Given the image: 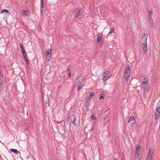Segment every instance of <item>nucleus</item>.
Returning <instances> with one entry per match:
<instances>
[{
	"mask_svg": "<svg viewBox=\"0 0 160 160\" xmlns=\"http://www.w3.org/2000/svg\"><path fill=\"white\" fill-rule=\"evenodd\" d=\"M131 68L128 65L127 66V67L125 68L124 73V76L126 81H128V79L130 75Z\"/></svg>",
	"mask_w": 160,
	"mask_h": 160,
	"instance_id": "nucleus-1",
	"label": "nucleus"
},
{
	"mask_svg": "<svg viewBox=\"0 0 160 160\" xmlns=\"http://www.w3.org/2000/svg\"><path fill=\"white\" fill-rule=\"evenodd\" d=\"M141 146L140 145H138L137 147L136 148V152L135 154L134 160H139V156L141 152Z\"/></svg>",
	"mask_w": 160,
	"mask_h": 160,
	"instance_id": "nucleus-2",
	"label": "nucleus"
},
{
	"mask_svg": "<svg viewBox=\"0 0 160 160\" xmlns=\"http://www.w3.org/2000/svg\"><path fill=\"white\" fill-rule=\"evenodd\" d=\"M111 74L110 72L108 71H104V76L103 77V80L104 82L106 81L110 77Z\"/></svg>",
	"mask_w": 160,
	"mask_h": 160,
	"instance_id": "nucleus-3",
	"label": "nucleus"
},
{
	"mask_svg": "<svg viewBox=\"0 0 160 160\" xmlns=\"http://www.w3.org/2000/svg\"><path fill=\"white\" fill-rule=\"evenodd\" d=\"M68 126H69V128L71 127V119L69 117H68L67 118L65 121L64 123V129L65 130L67 129Z\"/></svg>",
	"mask_w": 160,
	"mask_h": 160,
	"instance_id": "nucleus-4",
	"label": "nucleus"
},
{
	"mask_svg": "<svg viewBox=\"0 0 160 160\" xmlns=\"http://www.w3.org/2000/svg\"><path fill=\"white\" fill-rule=\"evenodd\" d=\"M52 52V50L51 49H48L45 52V55L47 60L49 61L51 58V54Z\"/></svg>",
	"mask_w": 160,
	"mask_h": 160,
	"instance_id": "nucleus-5",
	"label": "nucleus"
},
{
	"mask_svg": "<svg viewBox=\"0 0 160 160\" xmlns=\"http://www.w3.org/2000/svg\"><path fill=\"white\" fill-rule=\"evenodd\" d=\"M148 37V35L146 33H144L142 37V45L147 44V39Z\"/></svg>",
	"mask_w": 160,
	"mask_h": 160,
	"instance_id": "nucleus-6",
	"label": "nucleus"
},
{
	"mask_svg": "<svg viewBox=\"0 0 160 160\" xmlns=\"http://www.w3.org/2000/svg\"><path fill=\"white\" fill-rule=\"evenodd\" d=\"M135 120L134 117L132 116L130 117L128 121V125L130 126H133L134 125Z\"/></svg>",
	"mask_w": 160,
	"mask_h": 160,
	"instance_id": "nucleus-7",
	"label": "nucleus"
},
{
	"mask_svg": "<svg viewBox=\"0 0 160 160\" xmlns=\"http://www.w3.org/2000/svg\"><path fill=\"white\" fill-rule=\"evenodd\" d=\"M81 8H78L75 12L74 14L75 18H76L79 17L81 15Z\"/></svg>",
	"mask_w": 160,
	"mask_h": 160,
	"instance_id": "nucleus-8",
	"label": "nucleus"
},
{
	"mask_svg": "<svg viewBox=\"0 0 160 160\" xmlns=\"http://www.w3.org/2000/svg\"><path fill=\"white\" fill-rule=\"evenodd\" d=\"M148 79L147 78H144L142 79V84L143 86H144V87L148 88L149 85L147 83V82Z\"/></svg>",
	"mask_w": 160,
	"mask_h": 160,
	"instance_id": "nucleus-9",
	"label": "nucleus"
},
{
	"mask_svg": "<svg viewBox=\"0 0 160 160\" xmlns=\"http://www.w3.org/2000/svg\"><path fill=\"white\" fill-rule=\"evenodd\" d=\"M152 154L153 153L152 149L151 148H149L148 155L147 160H152Z\"/></svg>",
	"mask_w": 160,
	"mask_h": 160,
	"instance_id": "nucleus-10",
	"label": "nucleus"
},
{
	"mask_svg": "<svg viewBox=\"0 0 160 160\" xmlns=\"http://www.w3.org/2000/svg\"><path fill=\"white\" fill-rule=\"evenodd\" d=\"M23 56L24 58V60L25 61L26 63L28 65L29 64V61L28 59L27 58V54L26 52H25L24 53H22Z\"/></svg>",
	"mask_w": 160,
	"mask_h": 160,
	"instance_id": "nucleus-11",
	"label": "nucleus"
},
{
	"mask_svg": "<svg viewBox=\"0 0 160 160\" xmlns=\"http://www.w3.org/2000/svg\"><path fill=\"white\" fill-rule=\"evenodd\" d=\"M147 44L143 45V46H142V52L143 54H146V52L148 50L147 48Z\"/></svg>",
	"mask_w": 160,
	"mask_h": 160,
	"instance_id": "nucleus-12",
	"label": "nucleus"
},
{
	"mask_svg": "<svg viewBox=\"0 0 160 160\" xmlns=\"http://www.w3.org/2000/svg\"><path fill=\"white\" fill-rule=\"evenodd\" d=\"M160 113V111L156 110V112L155 114V120H157L158 118Z\"/></svg>",
	"mask_w": 160,
	"mask_h": 160,
	"instance_id": "nucleus-13",
	"label": "nucleus"
},
{
	"mask_svg": "<svg viewBox=\"0 0 160 160\" xmlns=\"http://www.w3.org/2000/svg\"><path fill=\"white\" fill-rule=\"evenodd\" d=\"M90 102L86 100L85 102V106L87 111H88L89 109V104Z\"/></svg>",
	"mask_w": 160,
	"mask_h": 160,
	"instance_id": "nucleus-14",
	"label": "nucleus"
},
{
	"mask_svg": "<svg viewBox=\"0 0 160 160\" xmlns=\"http://www.w3.org/2000/svg\"><path fill=\"white\" fill-rule=\"evenodd\" d=\"M30 12L27 10H24L22 12V14L24 16H28L29 15Z\"/></svg>",
	"mask_w": 160,
	"mask_h": 160,
	"instance_id": "nucleus-15",
	"label": "nucleus"
},
{
	"mask_svg": "<svg viewBox=\"0 0 160 160\" xmlns=\"http://www.w3.org/2000/svg\"><path fill=\"white\" fill-rule=\"evenodd\" d=\"M2 76V73L0 71V91H2L3 88V85L2 82L1 77Z\"/></svg>",
	"mask_w": 160,
	"mask_h": 160,
	"instance_id": "nucleus-16",
	"label": "nucleus"
},
{
	"mask_svg": "<svg viewBox=\"0 0 160 160\" xmlns=\"http://www.w3.org/2000/svg\"><path fill=\"white\" fill-rule=\"evenodd\" d=\"M74 118L73 119L72 123L75 126H77V124L76 122V121L77 120V118L76 116L74 115H73Z\"/></svg>",
	"mask_w": 160,
	"mask_h": 160,
	"instance_id": "nucleus-17",
	"label": "nucleus"
},
{
	"mask_svg": "<svg viewBox=\"0 0 160 160\" xmlns=\"http://www.w3.org/2000/svg\"><path fill=\"white\" fill-rule=\"evenodd\" d=\"M149 23H150V27L151 28H153L154 27V25L153 24V20L152 18L150 19L149 21Z\"/></svg>",
	"mask_w": 160,
	"mask_h": 160,
	"instance_id": "nucleus-18",
	"label": "nucleus"
},
{
	"mask_svg": "<svg viewBox=\"0 0 160 160\" xmlns=\"http://www.w3.org/2000/svg\"><path fill=\"white\" fill-rule=\"evenodd\" d=\"M10 151L13 152L14 153L16 154H18V151L17 149L13 148H11L10 149Z\"/></svg>",
	"mask_w": 160,
	"mask_h": 160,
	"instance_id": "nucleus-19",
	"label": "nucleus"
},
{
	"mask_svg": "<svg viewBox=\"0 0 160 160\" xmlns=\"http://www.w3.org/2000/svg\"><path fill=\"white\" fill-rule=\"evenodd\" d=\"M19 45L20 47L22 53H23V52L24 53L25 52H26L22 45L21 43H20Z\"/></svg>",
	"mask_w": 160,
	"mask_h": 160,
	"instance_id": "nucleus-20",
	"label": "nucleus"
},
{
	"mask_svg": "<svg viewBox=\"0 0 160 160\" xmlns=\"http://www.w3.org/2000/svg\"><path fill=\"white\" fill-rule=\"evenodd\" d=\"M102 38L101 36H98L97 38V42L99 43L102 41Z\"/></svg>",
	"mask_w": 160,
	"mask_h": 160,
	"instance_id": "nucleus-21",
	"label": "nucleus"
},
{
	"mask_svg": "<svg viewBox=\"0 0 160 160\" xmlns=\"http://www.w3.org/2000/svg\"><path fill=\"white\" fill-rule=\"evenodd\" d=\"M4 12H5V13H8V11L6 9H3L2 10L1 13H2Z\"/></svg>",
	"mask_w": 160,
	"mask_h": 160,
	"instance_id": "nucleus-22",
	"label": "nucleus"
},
{
	"mask_svg": "<svg viewBox=\"0 0 160 160\" xmlns=\"http://www.w3.org/2000/svg\"><path fill=\"white\" fill-rule=\"evenodd\" d=\"M114 31V28H111L110 30V31L108 33V34L110 35V34H111Z\"/></svg>",
	"mask_w": 160,
	"mask_h": 160,
	"instance_id": "nucleus-23",
	"label": "nucleus"
},
{
	"mask_svg": "<svg viewBox=\"0 0 160 160\" xmlns=\"http://www.w3.org/2000/svg\"><path fill=\"white\" fill-rule=\"evenodd\" d=\"M96 118H97L96 117H94V113H93L92 114V115L91 116V119L93 120L96 119Z\"/></svg>",
	"mask_w": 160,
	"mask_h": 160,
	"instance_id": "nucleus-24",
	"label": "nucleus"
},
{
	"mask_svg": "<svg viewBox=\"0 0 160 160\" xmlns=\"http://www.w3.org/2000/svg\"><path fill=\"white\" fill-rule=\"evenodd\" d=\"M91 99V97L90 96H88L86 98V100L90 102Z\"/></svg>",
	"mask_w": 160,
	"mask_h": 160,
	"instance_id": "nucleus-25",
	"label": "nucleus"
},
{
	"mask_svg": "<svg viewBox=\"0 0 160 160\" xmlns=\"http://www.w3.org/2000/svg\"><path fill=\"white\" fill-rule=\"evenodd\" d=\"M104 97V94L102 93H101L100 95L99 99L100 100H101L102 99H103Z\"/></svg>",
	"mask_w": 160,
	"mask_h": 160,
	"instance_id": "nucleus-26",
	"label": "nucleus"
},
{
	"mask_svg": "<svg viewBox=\"0 0 160 160\" xmlns=\"http://www.w3.org/2000/svg\"><path fill=\"white\" fill-rule=\"evenodd\" d=\"M148 14L150 15V17L151 18H152V17L151 16L152 15V11L150 10L148 11Z\"/></svg>",
	"mask_w": 160,
	"mask_h": 160,
	"instance_id": "nucleus-27",
	"label": "nucleus"
},
{
	"mask_svg": "<svg viewBox=\"0 0 160 160\" xmlns=\"http://www.w3.org/2000/svg\"><path fill=\"white\" fill-rule=\"evenodd\" d=\"M43 2V0H41V6H42V8L44 7Z\"/></svg>",
	"mask_w": 160,
	"mask_h": 160,
	"instance_id": "nucleus-28",
	"label": "nucleus"
},
{
	"mask_svg": "<svg viewBox=\"0 0 160 160\" xmlns=\"http://www.w3.org/2000/svg\"><path fill=\"white\" fill-rule=\"evenodd\" d=\"M43 8L44 7H43L42 8V6H41V13L42 14V13L43 11Z\"/></svg>",
	"mask_w": 160,
	"mask_h": 160,
	"instance_id": "nucleus-29",
	"label": "nucleus"
},
{
	"mask_svg": "<svg viewBox=\"0 0 160 160\" xmlns=\"http://www.w3.org/2000/svg\"><path fill=\"white\" fill-rule=\"evenodd\" d=\"M94 95V93L92 92H91L90 93V95L89 96L90 97L93 96Z\"/></svg>",
	"mask_w": 160,
	"mask_h": 160,
	"instance_id": "nucleus-30",
	"label": "nucleus"
},
{
	"mask_svg": "<svg viewBox=\"0 0 160 160\" xmlns=\"http://www.w3.org/2000/svg\"><path fill=\"white\" fill-rule=\"evenodd\" d=\"M48 100H47V101H46V103H47L48 104V103H49V98L48 96Z\"/></svg>",
	"mask_w": 160,
	"mask_h": 160,
	"instance_id": "nucleus-31",
	"label": "nucleus"
},
{
	"mask_svg": "<svg viewBox=\"0 0 160 160\" xmlns=\"http://www.w3.org/2000/svg\"><path fill=\"white\" fill-rule=\"evenodd\" d=\"M82 86H80V85L78 86V87L77 88V90L79 91V89L81 88Z\"/></svg>",
	"mask_w": 160,
	"mask_h": 160,
	"instance_id": "nucleus-32",
	"label": "nucleus"
},
{
	"mask_svg": "<svg viewBox=\"0 0 160 160\" xmlns=\"http://www.w3.org/2000/svg\"><path fill=\"white\" fill-rule=\"evenodd\" d=\"M78 83L80 85V86L81 85V82L78 81Z\"/></svg>",
	"mask_w": 160,
	"mask_h": 160,
	"instance_id": "nucleus-33",
	"label": "nucleus"
},
{
	"mask_svg": "<svg viewBox=\"0 0 160 160\" xmlns=\"http://www.w3.org/2000/svg\"><path fill=\"white\" fill-rule=\"evenodd\" d=\"M71 73L70 72H69L68 74V76L71 77Z\"/></svg>",
	"mask_w": 160,
	"mask_h": 160,
	"instance_id": "nucleus-34",
	"label": "nucleus"
},
{
	"mask_svg": "<svg viewBox=\"0 0 160 160\" xmlns=\"http://www.w3.org/2000/svg\"><path fill=\"white\" fill-rule=\"evenodd\" d=\"M94 129V128H92V129H91V130H93V129Z\"/></svg>",
	"mask_w": 160,
	"mask_h": 160,
	"instance_id": "nucleus-35",
	"label": "nucleus"
},
{
	"mask_svg": "<svg viewBox=\"0 0 160 160\" xmlns=\"http://www.w3.org/2000/svg\"><path fill=\"white\" fill-rule=\"evenodd\" d=\"M70 70V69L69 68H68V72Z\"/></svg>",
	"mask_w": 160,
	"mask_h": 160,
	"instance_id": "nucleus-36",
	"label": "nucleus"
},
{
	"mask_svg": "<svg viewBox=\"0 0 160 160\" xmlns=\"http://www.w3.org/2000/svg\"><path fill=\"white\" fill-rule=\"evenodd\" d=\"M146 81V80H144V81Z\"/></svg>",
	"mask_w": 160,
	"mask_h": 160,
	"instance_id": "nucleus-37",
	"label": "nucleus"
},
{
	"mask_svg": "<svg viewBox=\"0 0 160 160\" xmlns=\"http://www.w3.org/2000/svg\"><path fill=\"white\" fill-rule=\"evenodd\" d=\"M115 160H116V159H115Z\"/></svg>",
	"mask_w": 160,
	"mask_h": 160,
	"instance_id": "nucleus-38",
	"label": "nucleus"
}]
</instances>
